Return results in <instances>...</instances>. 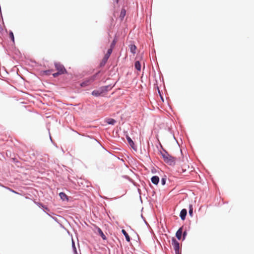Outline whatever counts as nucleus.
<instances>
[{
    "label": "nucleus",
    "instance_id": "nucleus-1",
    "mask_svg": "<svg viewBox=\"0 0 254 254\" xmlns=\"http://www.w3.org/2000/svg\"><path fill=\"white\" fill-rule=\"evenodd\" d=\"M163 149V151H160V154L165 163L170 166L175 165L176 164V157H174L170 155L168 152L161 146Z\"/></svg>",
    "mask_w": 254,
    "mask_h": 254
},
{
    "label": "nucleus",
    "instance_id": "nucleus-2",
    "mask_svg": "<svg viewBox=\"0 0 254 254\" xmlns=\"http://www.w3.org/2000/svg\"><path fill=\"white\" fill-rule=\"evenodd\" d=\"M37 205L41 208H42L43 211L49 216H51V215H54V213L51 212L49 208L47 207L46 205H44L43 204L40 202H36Z\"/></svg>",
    "mask_w": 254,
    "mask_h": 254
},
{
    "label": "nucleus",
    "instance_id": "nucleus-3",
    "mask_svg": "<svg viewBox=\"0 0 254 254\" xmlns=\"http://www.w3.org/2000/svg\"><path fill=\"white\" fill-rule=\"evenodd\" d=\"M112 53V49H109L107 51V53L105 54L103 60H102L100 64V66L101 67H102L105 65Z\"/></svg>",
    "mask_w": 254,
    "mask_h": 254
},
{
    "label": "nucleus",
    "instance_id": "nucleus-4",
    "mask_svg": "<svg viewBox=\"0 0 254 254\" xmlns=\"http://www.w3.org/2000/svg\"><path fill=\"white\" fill-rule=\"evenodd\" d=\"M172 244L174 247L175 254H181L180 253V244L175 238L172 239Z\"/></svg>",
    "mask_w": 254,
    "mask_h": 254
},
{
    "label": "nucleus",
    "instance_id": "nucleus-5",
    "mask_svg": "<svg viewBox=\"0 0 254 254\" xmlns=\"http://www.w3.org/2000/svg\"><path fill=\"white\" fill-rule=\"evenodd\" d=\"M55 66L58 71L61 74H63L67 72L64 66L60 63H55Z\"/></svg>",
    "mask_w": 254,
    "mask_h": 254
},
{
    "label": "nucleus",
    "instance_id": "nucleus-6",
    "mask_svg": "<svg viewBox=\"0 0 254 254\" xmlns=\"http://www.w3.org/2000/svg\"><path fill=\"white\" fill-rule=\"evenodd\" d=\"M126 138L127 141L129 144V145L131 146V147L134 150H136V147L134 144V142L132 141L131 138L128 135H126Z\"/></svg>",
    "mask_w": 254,
    "mask_h": 254
},
{
    "label": "nucleus",
    "instance_id": "nucleus-7",
    "mask_svg": "<svg viewBox=\"0 0 254 254\" xmlns=\"http://www.w3.org/2000/svg\"><path fill=\"white\" fill-rule=\"evenodd\" d=\"M187 214V210L185 208L182 209L180 213V217L182 220L186 219Z\"/></svg>",
    "mask_w": 254,
    "mask_h": 254
},
{
    "label": "nucleus",
    "instance_id": "nucleus-8",
    "mask_svg": "<svg viewBox=\"0 0 254 254\" xmlns=\"http://www.w3.org/2000/svg\"><path fill=\"white\" fill-rule=\"evenodd\" d=\"M91 83L92 82L90 81L89 78H88L86 79L83 82H81L80 84V86L81 87H86V86H88L89 85H90Z\"/></svg>",
    "mask_w": 254,
    "mask_h": 254
},
{
    "label": "nucleus",
    "instance_id": "nucleus-9",
    "mask_svg": "<svg viewBox=\"0 0 254 254\" xmlns=\"http://www.w3.org/2000/svg\"><path fill=\"white\" fill-rule=\"evenodd\" d=\"M183 230V228L181 227L178 230L176 233V237L179 240H180L182 238Z\"/></svg>",
    "mask_w": 254,
    "mask_h": 254
},
{
    "label": "nucleus",
    "instance_id": "nucleus-10",
    "mask_svg": "<svg viewBox=\"0 0 254 254\" xmlns=\"http://www.w3.org/2000/svg\"><path fill=\"white\" fill-rule=\"evenodd\" d=\"M151 181L153 184L157 185L159 182V178L157 176H153L151 178Z\"/></svg>",
    "mask_w": 254,
    "mask_h": 254
},
{
    "label": "nucleus",
    "instance_id": "nucleus-11",
    "mask_svg": "<svg viewBox=\"0 0 254 254\" xmlns=\"http://www.w3.org/2000/svg\"><path fill=\"white\" fill-rule=\"evenodd\" d=\"M59 196L61 198V199L63 200V201H68V197L67 196V195L64 192H60L59 193Z\"/></svg>",
    "mask_w": 254,
    "mask_h": 254
},
{
    "label": "nucleus",
    "instance_id": "nucleus-12",
    "mask_svg": "<svg viewBox=\"0 0 254 254\" xmlns=\"http://www.w3.org/2000/svg\"><path fill=\"white\" fill-rule=\"evenodd\" d=\"M122 233L125 237L126 240L127 242H129L130 241V238L127 233L124 229L122 230Z\"/></svg>",
    "mask_w": 254,
    "mask_h": 254
},
{
    "label": "nucleus",
    "instance_id": "nucleus-13",
    "mask_svg": "<svg viewBox=\"0 0 254 254\" xmlns=\"http://www.w3.org/2000/svg\"><path fill=\"white\" fill-rule=\"evenodd\" d=\"M134 67L137 71H140L141 70V64L139 61H135L134 63Z\"/></svg>",
    "mask_w": 254,
    "mask_h": 254
},
{
    "label": "nucleus",
    "instance_id": "nucleus-14",
    "mask_svg": "<svg viewBox=\"0 0 254 254\" xmlns=\"http://www.w3.org/2000/svg\"><path fill=\"white\" fill-rule=\"evenodd\" d=\"M106 122L109 125H114L116 123V121L112 118H108L106 119Z\"/></svg>",
    "mask_w": 254,
    "mask_h": 254
},
{
    "label": "nucleus",
    "instance_id": "nucleus-15",
    "mask_svg": "<svg viewBox=\"0 0 254 254\" xmlns=\"http://www.w3.org/2000/svg\"><path fill=\"white\" fill-rule=\"evenodd\" d=\"M114 85L112 86V85H108L106 86H103L104 91L106 93L108 92L109 91L111 90Z\"/></svg>",
    "mask_w": 254,
    "mask_h": 254
},
{
    "label": "nucleus",
    "instance_id": "nucleus-16",
    "mask_svg": "<svg viewBox=\"0 0 254 254\" xmlns=\"http://www.w3.org/2000/svg\"><path fill=\"white\" fill-rule=\"evenodd\" d=\"M91 94H92V96L96 97H98L102 96V95L100 93V92L98 90V89H96V90H93Z\"/></svg>",
    "mask_w": 254,
    "mask_h": 254
},
{
    "label": "nucleus",
    "instance_id": "nucleus-17",
    "mask_svg": "<svg viewBox=\"0 0 254 254\" xmlns=\"http://www.w3.org/2000/svg\"><path fill=\"white\" fill-rule=\"evenodd\" d=\"M99 73H100V71H98V72L96 73L95 74H94L92 76H91L89 77L90 81L92 83L93 82H94L96 79L97 77V76H98V75L99 74Z\"/></svg>",
    "mask_w": 254,
    "mask_h": 254
},
{
    "label": "nucleus",
    "instance_id": "nucleus-18",
    "mask_svg": "<svg viewBox=\"0 0 254 254\" xmlns=\"http://www.w3.org/2000/svg\"><path fill=\"white\" fill-rule=\"evenodd\" d=\"M126 10L124 8H122L121 12H120V17L122 20L124 18V17L126 15Z\"/></svg>",
    "mask_w": 254,
    "mask_h": 254
},
{
    "label": "nucleus",
    "instance_id": "nucleus-19",
    "mask_svg": "<svg viewBox=\"0 0 254 254\" xmlns=\"http://www.w3.org/2000/svg\"><path fill=\"white\" fill-rule=\"evenodd\" d=\"M98 232L99 234L100 235V236L101 237V238L104 240H105L107 239L106 236L105 235V234H104V233L103 232V231H102V230L100 228H98Z\"/></svg>",
    "mask_w": 254,
    "mask_h": 254
},
{
    "label": "nucleus",
    "instance_id": "nucleus-20",
    "mask_svg": "<svg viewBox=\"0 0 254 254\" xmlns=\"http://www.w3.org/2000/svg\"><path fill=\"white\" fill-rule=\"evenodd\" d=\"M129 49L131 53L135 54L136 53V47L134 45H130L129 46Z\"/></svg>",
    "mask_w": 254,
    "mask_h": 254
},
{
    "label": "nucleus",
    "instance_id": "nucleus-21",
    "mask_svg": "<svg viewBox=\"0 0 254 254\" xmlns=\"http://www.w3.org/2000/svg\"><path fill=\"white\" fill-rule=\"evenodd\" d=\"M116 42H117V39L116 37H115L114 40L112 41V42L111 44V45H110V48H109V49H112V52H113V49H114V48L115 46Z\"/></svg>",
    "mask_w": 254,
    "mask_h": 254
},
{
    "label": "nucleus",
    "instance_id": "nucleus-22",
    "mask_svg": "<svg viewBox=\"0 0 254 254\" xmlns=\"http://www.w3.org/2000/svg\"><path fill=\"white\" fill-rule=\"evenodd\" d=\"M189 214L190 217L193 216V207L192 204H190L189 206Z\"/></svg>",
    "mask_w": 254,
    "mask_h": 254
},
{
    "label": "nucleus",
    "instance_id": "nucleus-23",
    "mask_svg": "<svg viewBox=\"0 0 254 254\" xmlns=\"http://www.w3.org/2000/svg\"><path fill=\"white\" fill-rule=\"evenodd\" d=\"M9 38L11 39V40L12 41V42L13 43H14V34H13L12 31H9Z\"/></svg>",
    "mask_w": 254,
    "mask_h": 254
},
{
    "label": "nucleus",
    "instance_id": "nucleus-24",
    "mask_svg": "<svg viewBox=\"0 0 254 254\" xmlns=\"http://www.w3.org/2000/svg\"><path fill=\"white\" fill-rule=\"evenodd\" d=\"M166 176H165L164 177L162 178L161 180L162 185L164 186L166 184Z\"/></svg>",
    "mask_w": 254,
    "mask_h": 254
},
{
    "label": "nucleus",
    "instance_id": "nucleus-25",
    "mask_svg": "<svg viewBox=\"0 0 254 254\" xmlns=\"http://www.w3.org/2000/svg\"><path fill=\"white\" fill-rule=\"evenodd\" d=\"M187 235V232L186 230L184 232L182 231L183 241L185 240Z\"/></svg>",
    "mask_w": 254,
    "mask_h": 254
},
{
    "label": "nucleus",
    "instance_id": "nucleus-26",
    "mask_svg": "<svg viewBox=\"0 0 254 254\" xmlns=\"http://www.w3.org/2000/svg\"><path fill=\"white\" fill-rule=\"evenodd\" d=\"M98 89L99 91V92L101 95H102V94H103V93H105L103 86L99 87Z\"/></svg>",
    "mask_w": 254,
    "mask_h": 254
},
{
    "label": "nucleus",
    "instance_id": "nucleus-27",
    "mask_svg": "<svg viewBox=\"0 0 254 254\" xmlns=\"http://www.w3.org/2000/svg\"><path fill=\"white\" fill-rule=\"evenodd\" d=\"M72 249H73L74 252L75 253H77L76 249V247H75V244H74V241L73 240L72 241Z\"/></svg>",
    "mask_w": 254,
    "mask_h": 254
},
{
    "label": "nucleus",
    "instance_id": "nucleus-28",
    "mask_svg": "<svg viewBox=\"0 0 254 254\" xmlns=\"http://www.w3.org/2000/svg\"><path fill=\"white\" fill-rule=\"evenodd\" d=\"M62 74H61L60 72H59V71L56 72V73H54L53 74V76L54 77H57V76H58L59 75H62Z\"/></svg>",
    "mask_w": 254,
    "mask_h": 254
},
{
    "label": "nucleus",
    "instance_id": "nucleus-29",
    "mask_svg": "<svg viewBox=\"0 0 254 254\" xmlns=\"http://www.w3.org/2000/svg\"><path fill=\"white\" fill-rule=\"evenodd\" d=\"M5 189L9 190L10 191L13 192V193H16V194H18V192H17L16 191H15V190H13L8 188V187H5Z\"/></svg>",
    "mask_w": 254,
    "mask_h": 254
},
{
    "label": "nucleus",
    "instance_id": "nucleus-30",
    "mask_svg": "<svg viewBox=\"0 0 254 254\" xmlns=\"http://www.w3.org/2000/svg\"><path fill=\"white\" fill-rule=\"evenodd\" d=\"M52 70H46L44 71L46 75H49Z\"/></svg>",
    "mask_w": 254,
    "mask_h": 254
},
{
    "label": "nucleus",
    "instance_id": "nucleus-31",
    "mask_svg": "<svg viewBox=\"0 0 254 254\" xmlns=\"http://www.w3.org/2000/svg\"><path fill=\"white\" fill-rule=\"evenodd\" d=\"M51 217H52V218L53 220H54L56 222H57V223H59L58 219V218H57V217H54V216H52V215H51Z\"/></svg>",
    "mask_w": 254,
    "mask_h": 254
},
{
    "label": "nucleus",
    "instance_id": "nucleus-32",
    "mask_svg": "<svg viewBox=\"0 0 254 254\" xmlns=\"http://www.w3.org/2000/svg\"><path fill=\"white\" fill-rule=\"evenodd\" d=\"M157 90H158V94H159L160 96L162 95L161 93V91H160V90L159 89V87L157 86Z\"/></svg>",
    "mask_w": 254,
    "mask_h": 254
},
{
    "label": "nucleus",
    "instance_id": "nucleus-33",
    "mask_svg": "<svg viewBox=\"0 0 254 254\" xmlns=\"http://www.w3.org/2000/svg\"><path fill=\"white\" fill-rule=\"evenodd\" d=\"M97 142H98V143L100 145V146H101L103 148H104L105 150H106V149L102 145V144L100 143V142H99L96 139H95Z\"/></svg>",
    "mask_w": 254,
    "mask_h": 254
},
{
    "label": "nucleus",
    "instance_id": "nucleus-34",
    "mask_svg": "<svg viewBox=\"0 0 254 254\" xmlns=\"http://www.w3.org/2000/svg\"><path fill=\"white\" fill-rule=\"evenodd\" d=\"M124 178L127 179H129V177L128 176L125 175L123 176Z\"/></svg>",
    "mask_w": 254,
    "mask_h": 254
},
{
    "label": "nucleus",
    "instance_id": "nucleus-35",
    "mask_svg": "<svg viewBox=\"0 0 254 254\" xmlns=\"http://www.w3.org/2000/svg\"><path fill=\"white\" fill-rule=\"evenodd\" d=\"M160 96V98H161V100H162V101L163 102V101H164V99H163V97L162 95H161V96Z\"/></svg>",
    "mask_w": 254,
    "mask_h": 254
},
{
    "label": "nucleus",
    "instance_id": "nucleus-36",
    "mask_svg": "<svg viewBox=\"0 0 254 254\" xmlns=\"http://www.w3.org/2000/svg\"><path fill=\"white\" fill-rule=\"evenodd\" d=\"M119 1V0H115V2L116 3V4H118Z\"/></svg>",
    "mask_w": 254,
    "mask_h": 254
},
{
    "label": "nucleus",
    "instance_id": "nucleus-37",
    "mask_svg": "<svg viewBox=\"0 0 254 254\" xmlns=\"http://www.w3.org/2000/svg\"><path fill=\"white\" fill-rule=\"evenodd\" d=\"M50 139H51V141L52 142L53 141H52V137H51L50 135Z\"/></svg>",
    "mask_w": 254,
    "mask_h": 254
},
{
    "label": "nucleus",
    "instance_id": "nucleus-38",
    "mask_svg": "<svg viewBox=\"0 0 254 254\" xmlns=\"http://www.w3.org/2000/svg\"><path fill=\"white\" fill-rule=\"evenodd\" d=\"M144 221L145 223L146 224H147L146 221L145 220H144Z\"/></svg>",
    "mask_w": 254,
    "mask_h": 254
}]
</instances>
